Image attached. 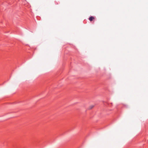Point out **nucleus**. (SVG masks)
Wrapping results in <instances>:
<instances>
[{
	"label": "nucleus",
	"mask_w": 148,
	"mask_h": 148,
	"mask_svg": "<svg viewBox=\"0 0 148 148\" xmlns=\"http://www.w3.org/2000/svg\"><path fill=\"white\" fill-rule=\"evenodd\" d=\"M94 19V18L92 16H90L89 18V20L90 21H92V20Z\"/></svg>",
	"instance_id": "obj_1"
},
{
	"label": "nucleus",
	"mask_w": 148,
	"mask_h": 148,
	"mask_svg": "<svg viewBox=\"0 0 148 148\" xmlns=\"http://www.w3.org/2000/svg\"><path fill=\"white\" fill-rule=\"evenodd\" d=\"M94 105H91L90 106V107H89V109H92V108L94 107Z\"/></svg>",
	"instance_id": "obj_2"
}]
</instances>
